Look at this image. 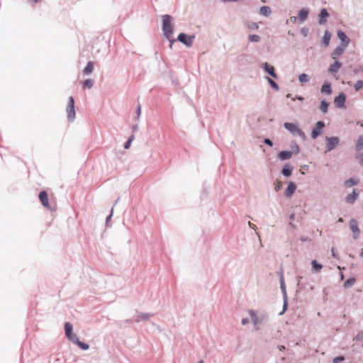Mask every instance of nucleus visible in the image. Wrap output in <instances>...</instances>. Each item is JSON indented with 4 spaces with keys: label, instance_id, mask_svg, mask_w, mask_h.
<instances>
[{
    "label": "nucleus",
    "instance_id": "f257e3e1",
    "mask_svg": "<svg viewBox=\"0 0 363 363\" xmlns=\"http://www.w3.org/2000/svg\"><path fill=\"white\" fill-rule=\"evenodd\" d=\"M172 17L169 14H164L162 16V30L163 31L164 36L167 39L170 38V35L173 34V26L172 24Z\"/></svg>",
    "mask_w": 363,
    "mask_h": 363
},
{
    "label": "nucleus",
    "instance_id": "f03ea898",
    "mask_svg": "<svg viewBox=\"0 0 363 363\" xmlns=\"http://www.w3.org/2000/svg\"><path fill=\"white\" fill-rule=\"evenodd\" d=\"M248 313L250 315L254 327L259 330V325L266 322L268 320V315L266 313H262L259 315H257L256 312L254 310H249Z\"/></svg>",
    "mask_w": 363,
    "mask_h": 363
},
{
    "label": "nucleus",
    "instance_id": "7ed1b4c3",
    "mask_svg": "<svg viewBox=\"0 0 363 363\" xmlns=\"http://www.w3.org/2000/svg\"><path fill=\"white\" fill-rule=\"evenodd\" d=\"M284 127L289 131L294 136H299L301 139H306L304 132L295 123L286 122L284 123Z\"/></svg>",
    "mask_w": 363,
    "mask_h": 363
},
{
    "label": "nucleus",
    "instance_id": "20e7f679",
    "mask_svg": "<svg viewBox=\"0 0 363 363\" xmlns=\"http://www.w3.org/2000/svg\"><path fill=\"white\" fill-rule=\"evenodd\" d=\"M67 119L69 121L72 122L76 116L75 109H74V100L72 96H69L68 99L67 107L66 109Z\"/></svg>",
    "mask_w": 363,
    "mask_h": 363
},
{
    "label": "nucleus",
    "instance_id": "39448f33",
    "mask_svg": "<svg viewBox=\"0 0 363 363\" xmlns=\"http://www.w3.org/2000/svg\"><path fill=\"white\" fill-rule=\"evenodd\" d=\"M326 146L325 152L327 153L335 148L340 143V139L337 136L326 137Z\"/></svg>",
    "mask_w": 363,
    "mask_h": 363
},
{
    "label": "nucleus",
    "instance_id": "423d86ee",
    "mask_svg": "<svg viewBox=\"0 0 363 363\" xmlns=\"http://www.w3.org/2000/svg\"><path fill=\"white\" fill-rule=\"evenodd\" d=\"M194 38V35H188L186 33H181L177 36V40L189 48L192 46Z\"/></svg>",
    "mask_w": 363,
    "mask_h": 363
},
{
    "label": "nucleus",
    "instance_id": "0eeeda50",
    "mask_svg": "<svg viewBox=\"0 0 363 363\" xmlns=\"http://www.w3.org/2000/svg\"><path fill=\"white\" fill-rule=\"evenodd\" d=\"M325 127V123L323 121H318L315 127L313 128L311 132V138L313 139L317 138L323 133V128Z\"/></svg>",
    "mask_w": 363,
    "mask_h": 363
},
{
    "label": "nucleus",
    "instance_id": "6e6552de",
    "mask_svg": "<svg viewBox=\"0 0 363 363\" xmlns=\"http://www.w3.org/2000/svg\"><path fill=\"white\" fill-rule=\"evenodd\" d=\"M346 95L343 92L339 94L334 99V104L338 108H345Z\"/></svg>",
    "mask_w": 363,
    "mask_h": 363
},
{
    "label": "nucleus",
    "instance_id": "1a4fd4ad",
    "mask_svg": "<svg viewBox=\"0 0 363 363\" xmlns=\"http://www.w3.org/2000/svg\"><path fill=\"white\" fill-rule=\"evenodd\" d=\"M350 228L352 231L353 238L357 239L360 235V230L358 227L357 220L354 218H352L350 221Z\"/></svg>",
    "mask_w": 363,
    "mask_h": 363
},
{
    "label": "nucleus",
    "instance_id": "9d476101",
    "mask_svg": "<svg viewBox=\"0 0 363 363\" xmlns=\"http://www.w3.org/2000/svg\"><path fill=\"white\" fill-rule=\"evenodd\" d=\"M260 67L263 69L264 72L268 73L273 78L277 79L278 77L277 73L275 72L274 67L269 65L268 62H264L261 64Z\"/></svg>",
    "mask_w": 363,
    "mask_h": 363
},
{
    "label": "nucleus",
    "instance_id": "9b49d317",
    "mask_svg": "<svg viewBox=\"0 0 363 363\" xmlns=\"http://www.w3.org/2000/svg\"><path fill=\"white\" fill-rule=\"evenodd\" d=\"M337 38L341 40V45H343L345 47H347L349 43H350V40L347 36L345 33L344 31H342V30H338L337 32Z\"/></svg>",
    "mask_w": 363,
    "mask_h": 363
},
{
    "label": "nucleus",
    "instance_id": "f8f14e48",
    "mask_svg": "<svg viewBox=\"0 0 363 363\" xmlns=\"http://www.w3.org/2000/svg\"><path fill=\"white\" fill-rule=\"evenodd\" d=\"M297 188L296 184L294 182H289L288 184V186L285 191V196L287 198H290L294 194L296 189Z\"/></svg>",
    "mask_w": 363,
    "mask_h": 363
},
{
    "label": "nucleus",
    "instance_id": "ddd939ff",
    "mask_svg": "<svg viewBox=\"0 0 363 363\" xmlns=\"http://www.w3.org/2000/svg\"><path fill=\"white\" fill-rule=\"evenodd\" d=\"M153 313H138L137 312V317L135 321L140 323L141 321L148 320L150 317L153 316Z\"/></svg>",
    "mask_w": 363,
    "mask_h": 363
},
{
    "label": "nucleus",
    "instance_id": "4468645a",
    "mask_svg": "<svg viewBox=\"0 0 363 363\" xmlns=\"http://www.w3.org/2000/svg\"><path fill=\"white\" fill-rule=\"evenodd\" d=\"M358 196L359 193L357 191V189H353L352 192L346 196L345 201L348 203L353 204Z\"/></svg>",
    "mask_w": 363,
    "mask_h": 363
},
{
    "label": "nucleus",
    "instance_id": "2eb2a0df",
    "mask_svg": "<svg viewBox=\"0 0 363 363\" xmlns=\"http://www.w3.org/2000/svg\"><path fill=\"white\" fill-rule=\"evenodd\" d=\"M279 282H280V289L283 295V298L286 299L287 298V294H286V288L284 282V277L283 272L280 273L279 275Z\"/></svg>",
    "mask_w": 363,
    "mask_h": 363
},
{
    "label": "nucleus",
    "instance_id": "dca6fc26",
    "mask_svg": "<svg viewBox=\"0 0 363 363\" xmlns=\"http://www.w3.org/2000/svg\"><path fill=\"white\" fill-rule=\"evenodd\" d=\"M39 199L43 206L50 208V207L49 206V202H48V194L46 191H43L40 192Z\"/></svg>",
    "mask_w": 363,
    "mask_h": 363
},
{
    "label": "nucleus",
    "instance_id": "f3484780",
    "mask_svg": "<svg viewBox=\"0 0 363 363\" xmlns=\"http://www.w3.org/2000/svg\"><path fill=\"white\" fill-rule=\"evenodd\" d=\"M329 16V13L326 9H322L320 10L319 18H318V23L320 25H323L327 21V18Z\"/></svg>",
    "mask_w": 363,
    "mask_h": 363
},
{
    "label": "nucleus",
    "instance_id": "a211bd4d",
    "mask_svg": "<svg viewBox=\"0 0 363 363\" xmlns=\"http://www.w3.org/2000/svg\"><path fill=\"white\" fill-rule=\"evenodd\" d=\"M293 152L289 150H283L279 152L278 158L282 161L287 160L291 158Z\"/></svg>",
    "mask_w": 363,
    "mask_h": 363
},
{
    "label": "nucleus",
    "instance_id": "6ab92c4d",
    "mask_svg": "<svg viewBox=\"0 0 363 363\" xmlns=\"http://www.w3.org/2000/svg\"><path fill=\"white\" fill-rule=\"evenodd\" d=\"M347 47H345L343 45H339L337 46L331 53V57L333 59H336L337 57L342 55L344 52L345 48Z\"/></svg>",
    "mask_w": 363,
    "mask_h": 363
},
{
    "label": "nucleus",
    "instance_id": "aec40b11",
    "mask_svg": "<svg viewBox=\"0 0 363 363\" xmlns=\"http://www.w3.org/2000/svg\"><path fill=\"white\" fill-rule=\"evenodd\" d=\"M309 14V10L306 8H302L299 11H298V18L300 22H304L306 18H308V16Z\"/></svg>",
    "mask_w": 363,
    "mask_h": 363
},
{
    "label": "nucleus",
    "instance_id": "412c9836",
    "mask_svg": "<svg viewBox=\"0 0 363 363\" xmlns=\"http://www.w3.org/2000/svg\"><path fill=\"white\" fill-rule=\"evenodd\" d=\"M293 169L294 168L291 164H285L284 167L282 168L281 173L284 177H289V176L291 175Z\"/></svg>",
    "mask_w": 363,
    "mask_h": 363
},
{
    "label": "nucleus",
    "instance_id": "4be33fe9",
    "mask_svg": "<svg viewBox=\"0 0 363 363\" xmlns=\"http://www.w3.org/2000/svg\"><path fill=\"white\" fill-rule=\"evenodd\" d=\"M342 63L338 60H335L334 63L330 65L328 68V72L333 74L337 73L339 69L341 67Z\"/></svg>",
    "mask_w": 363,
    "mask_h": 363
},
{
    "label": "nucleus",
    "instance_id": "5701e85b",
    "mask_svg": "<svg viewBox=\"0 0 363 363\" xmlns=\"http://www.w3.org/2000/svg\"><path fill=\"white\" fill-rule=\"evenodd\" d=\"M332 91L331 83L328 81H325L321 88V92L329 95L332 94Z\"/></svg>",
    "mask_w": 363,
    "mask_h": 363
},
{
    "label": "nucleus",
    "instance_id": "b1692460",
    "mask_svg": "<svg viewBox=\"0 0 363 363\" xmlns=\"http://www.w3.org/2000/svg\"><path fill=\"white\" fill-rule=\"evenodd\" d=\"M94 70V62L92 61H89L83 70V74L84 75H89L93 72Z\"/></svg>",
    "mask_w": 363,
    "mask_h": 363
},
{
    "label": "nucleus",
    "instance_id": "393cba45",
    "mask_svg": "<svg viewBox=\"0 0 363 363\" xmlns=\"http://www.w3.org/2000/svg\"><path fill=\"white\" fill-rule=\"evenodd\" d=\"M312 265V272L317 273L319 272L323 269V265L318 262L317 260L314 259L311 262Z\"/></svg>",
    "mask_w": 363,
    "mask_h": 363
},
{
    "label": "nucleus",
    "instance_id": "a878e982",
    "mask_svg": "<svg viewBox=\"0 0 363 363\" xmlns=\"http://www.w3.org/2000/svg\"><path fill=\"white\" fill-rule=\"evenodd\" d=\"M272 13V10L269 6H261L259 9V14L264 16H269Z\"/></svg>",
    "mask_w": 363,
    "mask_h": 363
},
{
    "label": "nucleus",
    "instance_id": "bb28decb",
    "mask_svg": "<svg viewBox=\"0 0 363 363\" xmlns=\"http://www.w3.org/2000/svg\"><path fill=\"white\" fill-rule=\"evenodd\" d=\"M355 150L357 152H361L363 150V135H359L356 141Z\"/></svg>",
    "mask_w": 363,
    "mask_h": 363
},
{
    "label": "nucleus",
    "instance_id": "cd10ccee",
    "mask_svg": "<svg viewBox=\"0 0 363 363\" xmlns=\"http://www.w3.org/2000/svg\"><path fill=\"white\" fill-rule=\"evenodd\" d=\"M359 182V179H354V178H350L349 179L346 180L344 183L345 186L347 187H350L352 186H355L358 184Z\"/></svg>",
    "mask_w": 363,
    "mask_h": 363
},
{
    "label": "nucleus",
    "instance_id": "c85d7f7f",
    "mask_svg": "<svg viewBox=\"0 0 363 363\" xmlns=\"http://www.w3.org/2000/svg\"><path fill=\"white\" fill-rule=\"evenodd\" d=\"M331 34L328 30H325L323 37V43L325 46H328L330 43Z\"/></svg>",
    "mask_w": 363,
    "mask_h": 363
},
{
    "label": "nucleus",
    "instance_id": "c756f323",
    "mask_svg": "<svg viewBox=\"0 0 363 363\" xmlns=\"http://www.w3.org/2000/svg\"><path fill=\"white\" fill-rule=\"evenodd\" d=\"M328 106H329V103L325 99H323L320 101V109L323 113H328Z\"/></svg>",
    "mask_w": 363,
    "mask_h": 363
},
{
    "label": "nucleus",
    "instance_id": "7c9ffc66",
    "mask_svg": "<svg viewBox=\"0 0 363 363\" xmlns=\"http://www.w3.org/2000/svg\"><path fill=\"white\" fill-rule=\"evenodd\" d=\"M94 85V80L91 79H87L82 83V87L84 89H91Z\"/></svg>",
    "mask_w": 363,
    "mask_h": 363
},
{
    "label": "nucleus",
    "instance_id": "2f4dec72",
    "mask_svg": "<svg viewBox=\"0 0 363 363\" xmlns=\"http://www.w3.org/2000/svg\"><path fill=\"white\" fill-rule=\"evenodd\" d=\"M72 330H73L72 325L69 322L65 323V333L66 337L69 336L70 334L73 333Z\"/></svg>",
    "mask_w": 363,
    "mask_h": 363
},
{
    "label": "nucleus",
    "instance_id": "473e14b6",
    "mask_svg": "<svg viewBox=\"0 0 363 363\" xmlns=\"http://www.w3.org/2000/svg\"><path fill=\"white\" fill-rule=\"evenodd\" d=\"M298 81L301 84L307 83V82H308L310 81V77L308 74H305V73L301 74L298 76Z\"/></svg>",
    "mask_w": 363,
    "mask_h": 363
},
{
    "label": "nucleus",
    "instance_id": "72a5a7b5",
    "mask_svg": "<svg viewBox=\"0 0 363 363\" xmlns=\"http://www.w3.org/2000/svg\"><path fill=\"white\" fill-rule=\"evenodd\" d=\"M356 282V279L354 277H351L348 279L345 283H344V287L347 289L351 286H352L354 283Z\"/></svg>",
    "mask_w": 363,
    "mask_h": 363
},
{
    "label": "nucleus",
    "instance_id": "f704fd0d",
    "mask_svg": "<svg viewBox=\"0 0 363 363\" xmlns=\"http://www.w3.org/2000/svg\"><path fill=\"white\" fill-rule=\"evenodd\" d=\"M267 81L269 82V84H270L271 87L274 89H275L276 91H279V86L278 85V84L274 82L273 79L269 78V77H267Z\"/></svg>",
    "mask_w": 363,
    "mask_h": 363
},
{
    "label": "nucleus",
    "instance_id": "c9c22d12",
    "mask_svg": "<svg viewBox=\"0 0 363 363\" xmlns=\"http://www.w3.org/2000/svg\"><path fill=\"white\" fill-rule=\"evenodd\" d=\"M67 337L75 345H77V342L79 341L77 335L75 333H72L69 336H67Z\"/></svg>",
    "mask_w": 363,
    "mask_h": 363
},
{
    "label": "nucleus",
    "instance_id": "e433bc0d",
    "mask_svg": "<svg viewBox=\"0 0 363 363\" xmlns=\"http://www.w3.org/2000/svg\"><path fill=\"white\" fill-rule=\"evenodd\" d=\"M248 39L250 42L257 43L260 40V37L255 34L250 35Z\"/></svg>",
    "mask_w": 363,
    "mask_h": 363
},
{
    "label": "nucleus",
    "instance_id": "4c0bfd02",
    "mask_svg": "<svg viewBox=\"0 0 363 363\" xmlns=\"http://www.w3.org/2000/svg\"><path fill=\"white\" fill-rule=\"evenodd\" d=\"M77 345L83 350H87L89 348V345L82 341H79Z\"/></svg>",
    "mask_w": 363,
    "mask_h": 363
},
{
    "label": "nucleus",
    "instance_id": "58836bf2",
    "mask_svg": "<svg viewBox=\"0 0 363 363\" xmlns=\"http://www.w3.org/2000/svg\"><path fill=\"white\" fill-rule=\"evenodd\" d=\"M363 87V80H358L354 85L356 91H359Z\"/></svg>",
    "mask_w": 363,
    "mask_h": 363
},
{
    "label": "nucleus",
    "instance_id": "ea45409f",
    "mask_svg": "<svg viewBox=\"0 0 363 363\" xmlns=\"http://www.w3.org/2000/svg\"><path fill=\"white\" fill-rule=\"evenodd\" d=\"M247 28L250 30H258L259 25L255 22H250L247 24Z\"/></svg>",
    "mask_w": 363,
    "mask_h": 363
},
{
    "label": "nucleus",
    "instance_id": "a19ab883",
    "mask_svg": "<svg viewBox=\"0 0 363 363\" xmlns=\"http://www.w3.org/2000/svg\"><path fill=\"white\" fill-rule=\"evenodd\" d=\"M355 158L359 161L361 165H363V152H357Z\"/></svg>",
    "mask_w": 363,
    "mask_h": 363
},
{
    "label": "nucleus",
    "instance_id": "79ce46f5",
    "mask_svg": "<svg viewBox=\"0 0 363 363\" xmlns=\"http://www.w3.org/2000/svg\"><path fill=\"white\" fill-rule=\"evenodd\" d=\"M291 149L292 150H291V152H293V155L294 154H298L300 152V148H299V146L295 143L292 147H291Z\"/></svg>",
    "mask_w": 363,
    "mask_h": 363
},
{
    "label": "nucleus",
    "instance_id": "37998d69",
    "mask_svg": "<svg viewBox=\"0 0 363 363\" xmlns=\"http://www.w3.org/2000/svg\"><path fill=\"white\" fill-rule=\"evenodd\" d=\"M140 114H141V106L140 104H138L137 106V108H136V115L137 116L135 117V121L139 120Z\"/></svg>",
    "mask_w": 363,
    "mask_h": 363
},
{
    "label": "nucleus",
    "instance_id": "c03bdc74",
    "mask_svg": "<svg viewBox=\"0 0 363 363\" xmlns=\"http://www.w3.org/2000/svg\"><path fill=\"white\" fill-rule=\"evenodd\" d=\"M287 306H288L287 298L286 299H284L283 310H282L281 312L279 313L280 315H283L285 311L286 310Z\"/></svg>",
    "mask_w": 363,
    "mask_h": 363
},
{
    "label": "nucleus",
    "instance_id": "a18cd8bd",
    "mask_svg": "<svg viewBox=\"0 0 363 363\" xmlns=\"http://www.w3.org/2000/svg\"><path fill=\"white\" fill-rule=\"evenodd\" d=\"M113 213V206L112 207V208L111 210V213L106 218V226H108V223H109L110 220L111 219Z\"/></svg>",
    "mask_w": 363,
    "mask_h": 363
},
{
    "label": "nucleus",
    "instance_id": "49530a36",
    "mask_svg": "<svg viewBox=\"0 0 363 363\" xmlns=\"http://www.w3.org/2000/svg\"><path fill=\"white\" fill-rule=\"evenodd\" d=\"M344 360V357L342 356H338L335 357L333 359V363H340Z\"/></svg>",
    "mask_w": 363,
    "mask_h": 363
},
{
    "label": "nucleus",
    "instance_id": "de8ad7c7",
    "mask_svg": "<svg viewBox=\"0 0 363 363\" xmlns=\"http://www.w3.org/2000/svg\"><path fill=\"white\" fill-rule=\"evenodd\" d=\"M264 143L267 145H269V146H270V147L273 146V142L269 138H264Z\"/></svg>",
    "mask_w": 363,
    "mask_h": 363
},
{
    "label": "nucleus",
    "instance_id": "09e8293b",
    "mask_svg": "<svg viewBox=\"0 0 363 363\" xmlns=\"http://www.w3.org/2000/svg\"><path fill=\"white\" fill-rule=\"evenodd\" d=\"M301 33L303 35V36H307L308 34V29L307 28H302L301 29Z\"/></svg>",
    "mask_w": 363,
    "mask_h": 363
},
{
    "label": "nucleus",
    "instance_id": "8fccbe9b",
    "mask_svg": "<svg viewBox=\"0 0 363 363\" xmlns=\"http://www.w3.org/2000/svg\"><path fill=\"white\" fill-rule=\"evenodd\" d=\"M167 40L169 41V48H171V49H172V45H173L174 43L176 41V40H175V39H174V38H172V35H170V38H169V39H167Z\"/></svg>",
    "mask_w": 363,
    "mask_h": 363
},
{
    "label": "nucleus",
    "instance_id": "3c124183",
    "mask_svg": "<svg viewBox=\"0 0 363 363\" xmlns=\"http://www.w3.org/2000/svg\"><path fill=\"white\" fill-rule=\"evenodd\" d=\"M291 99H292V101H295L297 99L298 101H303L304 98L301 96H296L295 97L292 98Z\"/></svg>",
    "mask_w": 363,
    "mask_h": 363
},
{
    "label": "nucleus",
    "instance_id": "603ef678",
    "mask_svg": "<svg viewBox=\"0 0 363 363\" xmlns=\"http://www.w3.org/2000/svg\"><path fill=\"white\" fill-rule=\"evenodd\" d=\"M282 188V184L281 183H279L277 185H276V186L274 187V190L276 191H279V190H281V189Z\"/></svg>",
    "mask_w": 363,
    "mask_h": 363
},
{
    "label": "nucleus",
    "instance_id": "864d4df0",
    "mask_svg": "<svg viewBox=\"0 0 363 363\" xmlns=\"http://www.w3.org/2000/svg\"><path fill=\"white\" fill-rule=\"evenodd\" d=\"M249 321H250L249 318H242V320H241V323H242V325H246V324H247V323H249Z\"/></svg>",
    "mask_w": 363,
    "mask_h": 363
},
{
    "label": "nucleus",
    "instance_id": "5fc2aeb1",
    "mask_svg": "<svg viewBox=\"0 0 363 363\" xmlns=\"http://www.w3.org/2000/svg\"><path fill=\"white\" fill-rule=\"evenodd\" d=\"M131 143L129 140H127L124 144V148L128 149L130 147Z\"/></svg>",
    "mask_w": 363,
    "mask_h": 363
},
{
    "label": "nucleus",
    "instance_id": "6e6d98bb",
    "mask_svg": "<svg viewBox=\"0 0 363 363\" xmlns=\"http://www.w3.org/2000/svg\"><path fill=\"white\" fill-rule=\"evenodd\" d=\"M300 240L301 242H307V241H310L311 240L307 237L302 236L300 238Z\"/></svg>",
    "mask_w": 363,
    "mask_h": 363
},
{
    "label": "nucleus",
    "instance_id": "4d7b16f0",
    "mask_svg": "<svg viewBox=\"0 0 363 363\" xmlns=\"http://www.w3.org/2000/svg\"><path fill=\"white\" fill-rule=\"evenodd\" d=\"M248 225H249V226H250L251 228H252V229H254V230H256V229H257V226H256L255 224H253V223H252L251 222H250V221L248 222Z\"/></svg>",
    "mask_w": 363,
    "mask_h": 363
},
{
    "label": "nucleus",
    "instance_id": "13d9d810",
    "mask_svg": "<svg viewBox=\"0 0 363 363\" xmlns=\"http://www.w3.org/2000/svg\"><path fill=\"white\" fill-rule=\"evenodd\" d=\"M362 337H363V335L359 333V334L356 336L355 339H356L357 340H361L362 339Z\"/></svg>",
    "mask_w": 363,
    "mask_h": 363
},
{
    "label": "nucleus",
    "instance_id": "bf43d9fd",
    "mask_svg": "<svg viewBox=\"0 0 363 363\" xmlns=\"http://www.w3.org/2000/svg\"><path fill=\"white\" fill-rule=\"evenodd\" d=\"M332 256L334 257V258H337V255L336 253L335 252V250H334V248L333 247L332 250Z\"/></svg>",
    "mask_w": 363,
    "mask_h": 363
},
{
    "label": "nucleus",
    "instance_id": "052dcab7",
    "mask_svg": "<svg viewBox=\"0 0 363 363\" xmlns=\"http://www.w3.org/2000/svg\"><path fill=\"white\" fill-rule=\"evenodd\" d=\"M135 137L133 135H130L128 140H129L130 143L134 140Z\"/></svg>",
    "mask_w": 363,
    "mask_h": 363
},
{
    "label": "nucleus",
    "instance_id": "680f3d73",
    "mask_svg": "<svg viewBox=\"0 0 363 363\" xmlns=\"http://www.w3.org/2000/svg\"><path fill=\"white\" fill-rule=\"evenodd\" d=\"M294 218H295V214H294V213H291V214L290 215V216H289V219H290L291 220H293L294 219Z\"/></svg>",
    "mask_w": 363,
    "mask_h": 363
},
{
    "label": "nucleus",
    "instance_id": "e2e57ef3",
    "mask_svg": "<svg viewBox=\"0 0 363 363\" xmlns=\"http://www.w3.org/2000/svg\"><path fill=\"white\" fill-rule=\"evenodd\" d=\"M279 349L280 351H283L285 350V347L284 345L279 346Z\"/></svg>",
    "mask_w": 363,
    "mask_h": 363
},
{
    "label": "nucleus",
    "instance_id": "0e129e2a",
    "mask_svg": "<svg viewBox=\"0 0 363 363\" xmlns=\"http://www.w3.org/2000/svg\"><path fill=\"white\" fill-rule=\"evenodd\" d=\"M298 18V17H295V16H292L291 17V21L293 22H296V19Z\"/></svg>",
    "mask_w": 363,
    "mask_h": 363
},
{
    "label": "nucleus",
    "instance_id": "69168bd1",
    "mask_svg": "<svg viewBox=\"0 0 363 363\" xmlns=\"http://www.w3.org/2000/svg\"><path fill=\"white\" fill-rule=\"evenodd\" d=\"M344 278H345V276H344V274L341 272V273H340V279H341V280H343V279H344Z\"/></svg>",
    "mask_w": 363,
    "mask_h": 363
},
{
    "label": "nucleus",
    "instance_id": "338daca9",
    "mask_svg": "<svg viewBox=\"0 0 363 363\" xmlns=\"http://www.w3.org/2000/svg\"><path fill=\"white\" fill-rule=\"evenodd\" d=\"M125 322L126 323H130L132 322V319H127Z\"/></svg>",
    "mask_w": 363,
    "mask_h": 363
},
{
    "label": "nucleus",
    "instance_id": "774afa93",
    "mask_svg": "<svg viewBox=\"0 0 363 363\" xmlns=\"http://www.w3.org/2000/svg\"><path fill=\"white\" fill-rule=\"evenodd\" d=\"M133 129L134 130H138V126L137 125H134V126L133 127Z\"/></svg>",
    "mask_w": 363,
    "mask_h": 363
}]
</instances>
